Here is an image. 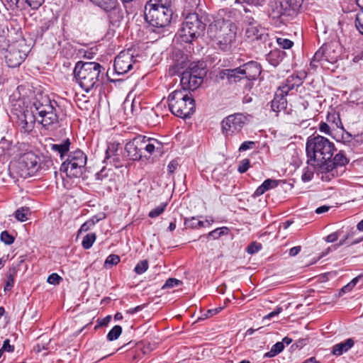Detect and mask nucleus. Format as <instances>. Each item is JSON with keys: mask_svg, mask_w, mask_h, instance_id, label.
I'll use <instances>...</instances> for the list:
<instances>
[{"mask_svg": "<svg viewBox=\"0 0 363 363\" xmlns=\"http://www.w3.org/2000/svg\"><path fill=\"white\" fill-rule=\"evenodd\" d=\"M207 34L218 49L230 51L235 44L237 27L230 21L218 19L209 25Z\"/></svg>", "mask_w": 363, "mask_h": 363, "instance_id": "obj_1", "label": "nucleus"}, {"mask_svg": "<svg viewBox=\"0 0 363 363\" xmlns=\"http://www.w3.org/2000/svg\"><path fill=\"white\" fill-rule=\"evenodd\" d=\"M104 72L105 68L98 62L79 61L75 65L73 75L79 85L88 92L99 85L104 78Z\"/></svg>", "mask_w": 363, "mask_h": 363, "instance_id": "obj_2", "label": "nucleus"}, {"mask_svg": "<svg viewBox=\"0 0 363 363\" xmlns=\"http://www.w3.org/2000/svg\"><path fill=\"white\" fill-rule=\"evenodd\" d=\"M172 0H150L145 6V19L152 26L164 28L171 21Z\"/></svg>", "mask_w": 363, "mask_h": 363, "instance_id": "obj_3", "label": "nucleus"}, {"mask_svg": "<svg viewBox=\"0 0 363 363\" xmlns=\"http://www.w3.org/2000/svg\"><path fill=\"white\" fill-rule=\"evenodd\" d=\"M308 162L317 165L325 164L331 159L335 150L333 143L321 135H312L308 138L306 145Z\"/></svg>", "mask_w": 363, "mask_h": 363, "instance_id": "obj_4", "label": "nucleus"}, {"mask_svg": "<svg viewBox=\"0 0 363 363\" xmlns=\"http://www.w3.org/2000/svg\"><path fill=\"white\" fill-rule=\"evenodd\" d=\"M169 108L172 113L182 118H189L196 108L195 101L189 91L175 90L168 96Z\"/></svg>", "mask_w": 363, "mask_h": 363, "instance_id": "obj_5", "label": "nucleus"}, {"mask_svg": "<svg viewBox=\"0 0 363 363\" xmlns=\"http://www.w3.org/2000/svg\"><path fill=\"white\" fill-rule=\"evenodd\" d=\"M206 24L196 13H189L177 33L182 42L191 43L203 33Z\"/></svg>", "mask_w": 363, "mask_h": 363, "instance_id": "obj_6", "label": "nucleus"}, {"mask_svg": "<svg viewBox=\"0 0 363 363\" xmlns=\"http://www.w3.org/2000/svg\"><path fill=\"white\" fill-rule=\"evenodd\" d=\"M340 52V45L337 41L326 43L315 52L310 65L315 69L319 62H327L333 64L337 61Z\"/></svg>", "mask_w": 363, "mask_h": 363, "instance_id": "obj_7", "label": "nucleus"}, {"mask_svg": "<svg viewBox=\"0 0 363 363\" xmlns=\"http://www.w3.org/2000/svg\"><path fill=\"white\" fill-rule=\"evenodd\" d=\"M29 51V46L24 39L13 42L8 46L5 55L7 65L10 67H18L24 61Z\"/></svg>", "mask_w": 363, "mask_h": 363, "instance_id": "obj_8", "label": "nucleus"}, {"mask_svg": "<svg viewBox=\"0 0 363 363\" xmlns=\"http://www.w3.org/2000/svg\"><path fill=\"white\" fill-rule=\"evenodd\" d=\"M40 167V159L33 152L23 154L17 164L16 172L21 177L26 178L34 175Z\"/></svg>", "mask_w": 363, "mask_h": 363, "instance_id": "obj_9", "label": "nucleus"}, {"mask_svg": "<svg viewBox=\"0 0 363 363\" xmlns=\"http://www.w3.org/2000/svg\"><path fill=\"white\" fill-rule=\"evenodd\" d=\"M250 116L237 113L225 117L221 121V130L226 137L233 136L241 132L250 121Z\"/></svg>", "mask_w": 363, "mask_h": 363, "instance_id": "obj_10", "label": "nucleus"}, {"mask_svg": "<svg viewBox=\"0 0 363 363\" xmlns=\"http://www.w3.org/2000/svg\"><path fill=\"white\" fill-rule=\"evenodd\" d=\"M86 164V156L80 150H77L69 153V177H80L84 170Z\"/></svg>", "mask_w": 363, "mask_h": 363, "instance_id": "obj_11", "label": "nucleus"}, {"mask_svg": "<svg viewBox=\"0 0 363 363\" xmlns=\"http://www.w3.org/2000/svg\"><path fill=\"white\" fill-rule=\"evenodd\" d=\"M135 62L136 60L130 50L122 51L115 58L114 71L118 75L124 74L133 69Z\"/></svg>", "mask_w": 363, "mask_h": 363, "instance_id": "obj_12", "label": "nucleus"}, {"mask_svg": "<svg viewBox=\"0 0 363 363\" xmlns=\"http://www.w3.org/2000/svg\"><path fill=\"white\" fill-rule=\"evenodd\" d=\"M138 139L143 157H147L146 153L150 156L155 152L160 154L163 152V143L157 139L141 135H138Z\"/></svg>", "mask_w": 363, "mask_h": 363, "instance_id": "obj_13", "label": "nucleus"}, {"mask_svg": "<svg viewBox=\"0 0 363 363\" xmlns=\"http://www.w3.org/2000/svg\"><path fill=\"white\" fill-rule=\"evenodd\" d=\"M286 0H269L268 4L269 16L273 19L283 21L285 16H291L289 10L286 6Z\"/></svg>", "mask_w": 363, "mask_h": 363, "instance_id": "obj_14", "label": "nucleus"}, {"mask_svg": "<svg viewBox=\"0 0 363 363\" xmlns=\"http://www.w3.org/2000/svg\"><path fill=\"white\" fill-rule=\"evenodd\" d=\"M16 115V123L21 130L24 133H30L34 128L35 116L33 110L28 109L20 111Z\"/></svg>", "mask_w": 363, "mask_h": 363, "instance_id": "obj_15", "label": "nucleus"}, {"mask_svg": "<svg viewBox=\"0 0 363 363\" xmlns=\"http://www.w3.org/2000/svg\"><path fill=\"white\" fill-rule=\"evenodd\" d=\"M306 77L305 72H300L297 74H293L289 76L284 83L279 86V89L282 91V94H287L295 87H298L303 83V79Z\"/></svg>", "mask_w": 363, "mask_h": 363, "instance_id": "obj_16", "label": "nucleus"}, {"mask_svg": "<svg viewBox=\"0 0 363 363\" xmlns=\"http://www.w3.org/2000/svg\"><path fill=\"white\" fill-rule=\"evenodd\" d=\"M240 67L244 79L247 80L256 79L262 72L260 65L255 61L248 62L240 66Z\"/></svg>", "mask_w": 363, "mask_h": 363, "instance_id": "obj_17", "label": "nucleus"}, {"mask_svg": "<svg viewBox=\"0 0 363 363\" xmlns=\"http://www.w3.org/2000/svg\"><path fill=\"white\" fill-rule=\"evenodd\" d=\"M180 83L182 87V90L189 91L190 90H196L203 83V80L198 77L192 76L189 72L184 71L182 74Z\"/></svg>", "mask_w": 363, "mask_h": 363, "instance_id": "obj_18", "label": "nucleus"}, {"mask_svg": "<svg viewBox=\"0 0 363 363\" xmlns=\"http://www.w3.org/2000/svg\"><path fill=\"white\" fill-rule=\"evenodd\" d=\"M246 36L250 40H262L264 37V29L261 27L254 19L250 18L248 26L246 28Z\"/></svg>", "mask_w": 363, "mask_h": 363, "instance_id": "obj_19", "label": "nucleus"}, {"mask_svg": "<svg viewBox=\"0 0 363 363\" xmlns=\"http://www.w3.org/2000/svg\"><path fill=\"white\" fill-rule=\"evenodd\" d=\"M125 149L128 157L133 160H139L143 157V151H141L140 147L138 136L135 137L131 141L126 143Z\"/></svg>", "mask_w": 363, "mask_h": 363, "instance_id": "obj_20", "label": "nucleus"}, {"mask_svg": "<svg viewBox=\"0 0 363 363\" xmlns=\"http://www.w3.org/2000/svg\"><path fill=\"white\" fill-rule=\"evenodd\" d=\"M240 69L239 67L235 69H223L220 72V77L222 79L226 78L230 84L237 83L244 79Z\"/></svg>", "mask_w": 363, "mask_h": 363, "instance_id": "obj_21", "label": "nucleus"}, {"mask_svg": "<svg viewBox=\"0 0 363 363\" xmlns=\"http://www.w3.org/2000/svg\"><path fill=\"white\" fill-rule=\"evenodd\" d=\"M281 94L282 91H280V89H278L275 93L274 99L272 101L271 107L274 111L279 112L286 108L287 101L285 96L287 94Z\"/></svg>", "mask_w": 363, "mask_h": 363, "instance_id": "obj_22", "label": "nucleus"}, {"mask_svg": "<svg viewBox=\"0 0 363 363\" xmlns=\"http://www.w3.org/2000/svg\"><path fill=\"white\" fill-rule=\"evenodd\" d=\"M34 112L39 116L53 110L50 99L48 97H42L41 100L36 99L33 102Z\"/></svg>", "mask_w": 363, "mask_h": 363, "instance_id": "obj_23", "label": "nucleus"}, {"mask_svg": "<svg viewBox=\"0 0 363 363\" xmlns=\"http://www.w3.org/2000/svg\"><path fill=\"white\" fill-rule=\"evenodd\" d=\"M60 177L55 174L56 177V184L58 189L62 190L67 189V177H68V163L67 160H65L63 162L60 167Z\"/></svg>", "mask_w": 363, "mask_h": 363, "instance_id": "obj_24", "label": "nucleus"}, {"mask_svg": "<svg viewBox=\"0 0 363 363\" xmlns=\"http://www.w3.org/2000/svg\"><path fill=\"white\" fill-rule=\"evenodd\" d=\"M354 345V340L352 338H348L343 342L335 345L332 349V354L335 356H340L350 350Z\"/></svg>", "mask_w": 363, "mask_h": 363, "instance_id": "obj_25", "label": "nucleus"}, {"mask_svg": "<svg viewBox=\"0 0 363 363\" xmlns=\"http://www.w3.org/2000/svg\"><path fill=\"white\" fill-rule=\"evenodd\" d=\"M349 162V160L345 156L343 151H340L337 153L335 157L332 159H329L325 165L328 164V167H333V168H336L337 169L338 167H344Z\"/></svg>", "mask_w": 363, "mask_h": 363, "instance_id": "obj_26", "label": "nucleus"}, {"mask_svg": "<svg viewBox=\"0 0 363 363\" xmlns=\"http://www.w3.org/2000/svg\"><path fill=\"white\" fill-rule=\"evenodd\" d=\"M286 52L279 49H274L267 55V60L274 67L279 65L284 59Z\"/></svg>", "mask_w": 363, "mask_h": 363, "instance_id": "obj_27", "label": "nucleus"}, {"mask_svg": "<svg viewBox=\"0 0 363 363\" xmlns=\"http://www.w3.org/2000/svg\"><path fill=\"white\" fill-rule=\"evenodd\" d=\"M184 71L189 72L192 76L199 77L203 81L207 73L206 68L203 66V63L200 62L191 63L189 67Z\"/></svg>", "mask_w": 363, "mask_h": 363, "instance_id": "obj_28", "label": "nucleus"}, {"mask_svg": "<svg viewBox=\"0 0 363 363\" xmlns=\"http://www.w3.org/2000/svg\"><path fill=\"white\" fill-rule=\"evenodd\" d=\"M317 166L323 174L321 179L323 181L329 182L332 179L339 176L338 171L336 168H333V167H328V164L325 165V163Z\"/></svg>", "mask_w": 363, "mask_h": 363, "instance_id": "obj_29", "label": "nucleus"}, {"mask_svg": "<svg viewBox=\"0 0 363 363\" xmlns=\"http://www.w3.org/2000/svg\"><path fill=\"white\" fill-rule=\"evenodd\" d=\"M277 186V181L275 179H266L254 192L253 196L258 197L267 191L273 189Z\"/></svg>", "mask_w": 363, "mask_h": 363, "instance_id": "obj_30", "label": "nucleus"}, {"mask_svg": "<svg viewBox=\"0 0 363 363\" xmlns=\"http://www.w3.org/2000/svg\"><path fill=\"white\" fill-rule=\"evenodd\" d=\"M39 118H40L39 122L46 129H49L50 126L54 125L57 122V115L53 112V110L39 116Z\"/></svg>", "mask_w": 363, "mask_h": 363, "instance_id": "obj_31", "label": "nucleus"}, {"mask_svg": "<svg viewBox=\"0 0 363 363\" xmlns=\"http://www.w3.org/2000/svg\"><path fill=\"white\" fill-rule=\"evenodd\" d=\"M51 150L60 155L61 159L68 153V138L63 140L60 144H52Z\"/></svg>", "mask_w": 363, "mask_h": 363, "instance_id": "obj_32", "label": "nucleus"}, {"mask_svg": "<svg viewBox=\"0 0 363 363\" xmlns=\"http://www.w3.org/2000/svg\"><path fill=\"white\" fill-rule=\"evenodd\" d=\"M96 6L106 11H110L116 8V0H90Z\"/></svg>", "mask_w": 363, "mask_h": 363, "instance_id": "obj_33", "label": "nucleus"}, {"mask_svg": "<svg viewBox=\"0 0 363 363\" xmlns=\"http://www.w3.org/2000/svg\"><path fill=\"white\" fill-rule=\"evenodd\" d=\"M308 163L311 164V166H308L303 169V174L301 176V179L305 182H309L313 179L315 169V166H317V164L313 162Z\"/></svg>", "mask_w": 363, "mask_h": 363, "instance_id": "obj_34", "label": "nucleus"}, {"mask_svg": "<svg viewBox=\"0 0 363 363\" xmlns=\"http://www.w3.org/2000/svg\"><path fill=\"white\" fill-rule=\"evenodd\" d=\"M303 0H286V6L292 16H294L301 7Z\"/></svg>", "mask_w": 363, "mask_h": 363, "instance_id": "obj_35", "label": "nucleus"}, {"mask_svg": "<svg viewBox=\"0 0 363 363\" xmlns=\"http://www.w3.org/2000/svg\"><path fill=\"white\" fill-rule=\"evenodd\" d=\"M30 215V211L28 207H21L17 209L15 213L16 218L21 222L27 220Z\"/></svg>", "mask_w": 363, "mask_h": 363, "instance_id": "obj_36", "label": "nucleus"}, {"mask_svg": "<svg viewBox=\"0 0 363 363\" xmlns=\"http://www.w3.org/2000/svg\"><path fill=\"white\" fill-rule=\"evenodd\" d=\"M362 281L363 284V274H359V276L354 278L350 283H348L347 285L343 286L341 290L340 293H348L352 290V289L354 287V286L359 282Z\"/></svg>", "mask_w": 363, "mask_h": 363, "instance_id": "obj_37", "label": "nucleus"}, {"mask_svg": "<svg viewBox=\"0 0 363 363\" xmlns=\"http://www.w3.org/2000/svg\"><path fill=\"white\" fill-rule=\"evenodd\" d=\"M184 224L186 228H203L206 227L204 225V222L202 220H198L196 217H191V218L185 219Z\"/></svg>", "mask_w": 363, "mask_h": 363, "instance_id": "obj_38", "label": "nucleus"}, {"mask_svg": "<svg viewBox=\"0 0 363 363\" xmlns=\"http://www.w3.org/2000/svg\"><path fill=\"white\" fill-rule=\"evenodd\" d=\"M229 229L227 227L218 228L206 235L207 238H213V239H218L223 235L228 234Z\"/></svg>", "mask_w": 363, "mask_h": 363, "instance_id": "obj_39", "label": "nucleus"}, {"mask_svg": "<svg viewBox=\"0 0 363 363\" xmlns=\"http://www.w3.org/2000/svg\"><path fill=\"white\" fill-rule=\"evenodd\" d=\"M96 238V236L95 233L86 234L83 238L82 242V247L86 250L91 248L94 242H95Z\"/></svg>", "mask_w": 363, "mask_h": 363, "instance_id": "obj_40", "label": "nucleus"}, {"mask_svg": "<svg viewBox=\"0 0 363 363\" xmlns=\"http://www.w3.org/2000/svg\"><path fill=\"white\" fill-rule=\"evenodd\" d=\"M122 333V328L120 325H115L107 334V340L113 341L117 340Z\"/></svg>", "mask_w": 363, "mask_h": 363, "instance_id": "obj_41", "label": "nucleus"}, {"mask_svg": "<svg viewBox=\"0 0 363 363\" xmlns=\"http://www.w3.org/2000/svg\"><path fill=\"white\" fill-rule=\"evenodd\" d=\"M119 144L118 143H109L108 145L107 149L106 150V157L105 159L109 160L112 157L116 156V152L118 151Z\"/></svg>", "mask_w": 363, "mask_h": 363, "instance_id": "obj_42", "label": "nucleus"}, {"mask_svg": "<svg viewBox=\"0 0 363 363\" xmlns=\"http://www.w3.org/2000/svg\"><path fill=\"white\" fill-rule=\"evenodd\" d=\"M166 206H167V203H162L160 206H157L156 208H155L154 209H152V211H150L149 212V214H148L149 217H150L152 218L158 217L160 215H161L164 211Z\"/></svg>", "mask_w": 363, "mask_h": 363, "instance_id": "obj_43", "label": "nucleus"}, {"mask_svg": "<svg viewBox=\"0 0 363 363\" xmlns=\"http://www.w3.org/2000/svg\"><path fill=\"white\" fill-rule=\"evenodd\" d=\"M23 6L27 5L32 9H38L44 3L45 0H22Z\"/></svg>", "mask_w": 363, "mask_h": 363, "instance_id": "obj_44", "label": "nucleus"}, {"mask_svg": "<svg viewBox=\"0 0 363 363\" xmlns=\"http://www.w3.org/2000/svg\"><path fill=\"white\" fill-rule=\"evenodd\" d=\"M148 269V262L147 260H142L139 262L135 267L134 271L138 274L144 273Z\"/></svg>", "mask_w": 363, "mask_h": 363, "instance_id": "obj_45", "label": "nucleus"}, {"mask_svg": "<svg viewBox=\"0 0 363 363\" xmlns=\"http://www.w3.org/2000/svg\"><path fill=\"white\" fill-rule=\"evenodd\" d=\"M355 26L358 31L363 35V10L356 15Z\"/></svg>", "mask_w": 363, "mask_h": 363, "instance_id": "obj_46", "label": "nucleus"}, {"mask_svg": "<svg viewBox=\"0 0 363 363\" xmlns=\"http://www.w3.org/2000/svg\"><path fill=\"white\" fill-rule=\"evenodd\" d=\"M0 238L6 245L12 244L15 240L14 237L6 230H4L1 233Z\"/></svg>", "mask_w": 363, "mask_h": 363, "instance_id": "obj_47", "label": "nucleus"}, {"mask_svg": "<svg viewBox=\"0 0 363 363\" xmlns=\"http://www.w3.org/2000/svg\"><path fill=\"white\" fill-rule=\"evenodd\" d=\"M277 42L279 47L283 49H289L294 45V43L291 40L286 38H278L277 39Z\"/></svg>", "mask_w": 363, "mask_h": 363, "instance_id": "obj_48", "label": "nucleus"}, {"mask_svg": "<svg viewBox=\"0 0 363 363\" xmlns=\"http://www.w3.org/2000/svg\"><path fill=\"white\" fill-rule=\"evenodd\" d=\"M199 0H184V9L191 13V11L199 5Z\"/></svg>", "mask_w": 363, "mask_h": 363, "instance_id": "obj_49", "label": "nucleus"}, {"mask_svg": "<svg viewBox=\"0 0 363 363\" xmlns=\"http://www.w3.org/2000/svg\"><path fill=\"white\" fill-rule=\"evenodd\" d=\"M250 167V161L249 159H244L240 162L238 171L242 174L246 172Z\"/></svg>", "mask_w": 363, "mask_h": 363, "instance_id": "obj_50", "label": "nucleus"}, {"mask_svg": "<svg viewBox=\"0 0 363 363\" xmlns=\"http://www.w3.org/2000/svg\"><path fill=\"white\" fill-rule=\"evenodd\" d=\"M222 309H223L222 307H218V308H216L214 309H208L204 313H203L201 315V316L199 318V319L204 320L209 317H211V316L218 313L219 312H220L222 311Z\"/></svg>", "mask_w": 363, "mask_h": 363, "instance_id": "obj_51", "label": "nucleus"}, {"mask_svg": "<svg viewBox=\"0 0 363 363\" xmlns=\"http://www.w3.org/2000/svg\"><path fill=\"white\" fill-rule=\"evenodd\" d=\"M261 249H262V245L260 243L254 242L247 246V247L246 249V252L248 254L252 255V254H255V253L259 252Z\"/></svg>", "mask_w": 363, "mask_h": 363, "instance_id": "obj_52", "label": "nucleus"}, {"mask_svg": "<svg viewBox=\"0 0 363 363\" xmlns=\"http://www.w3.org/2000/svg\"><path fill=\"white\" fill-rule=\"evenodd\" d=\"M120 262V257L119 256L116 255H110L108 256L105 261V265L106 266H113L117 264Z\"/></svg>", "mask_w": 363, "mask_h": 363, "instance_id": "obj_53", "label": "nucleus"}, {"mask_svg": "<svg viewBox=\"0 0 363 363\" xmlns=\"http://www.w3.org/2000/svg\"><path fill=\"white\" fill-rule=\"evenodd\" d=\"M328 121L329 122H330L332 121L333 123H334L335 125L337 128H340H340H343L342 125V122H341V120H340V118L339 115H337V116H335V114L328 115Z\"/></svg>", "mask_w": 363, "mask_h": 363, "instance_id": "obj_54", "label": "nucleus"}, {"mask_svg": "<svg viewBox=\"0 0 363 363\" xmlns=\"http://www.w3.org/2000/svg\"><path fill=\"white\" fill-rule=\"evenodd\" d=\"M352 61L355 64H361L363 62V48L352 54Z\"/></svg>", "mask_w": 363, "mask_h": 363, "instance_id": "obj_55", "label": "nucleus"}, {"mask_svg": "<svg viewBox=\"0 0 363 363\" xmlns=\"http://www.w3.org/2000/svg\"><path fill=\"white\" fill-rule=\"evenodd\" d=\"M62 280V277L56 273H52L48 278V282L50 284L57 285L60 284Z\"/></svg>", "mask_w": 363, "mask_h": 363, "instance_id": "obj_56", "label": "nucleus"}, {"mask_svg": "<svg viewBox=\"0 0 363 363\" xmlns=\"http://www.w3.org/2000/svg\"><path fill=\"white\" fill-rule=\"evenodd\" d=\"M254 146H255V143L253 141H245L240 146L239 151L244 152L247 150L253 148Z\"/></svg>", "mask_w": 363, "mask_h": 363, "instance_id": "obj_57", "label": "nucleus"}, {"mask_svg": "<svg viewBox=\"0 0 363 363\" xmlns=\"http://www.w3.org/2000/svg\"><path fill=\"white\" fill-rule=\"evenodd\" d=\"M96 223V221L94 219H90L87 221H86L80 228V231H87L89 230L90 228L94 226Z\"/></svg>", "mask_w": 363, "mask_h": 363, "instance_id": "obj_58", "label": "nucleus"}, {"mask_svg": "<svg viewBox=\"0 0 363 363\" xmlns=\"http://www.w3.org/2000/svg\"><path fill=\"white\" fill-rule=\"evenodd\" d=\"M179 283V281L178 279L174 278H169L166 281L163 288H172L175 286H177Z\"/></svg>", "mask_w": 363, "mask_h": 363, "instance_id": "obj_59", "label": "nucleus"}, {"mask_svg": "<svg viewBox=\"0 0 363 363\" xmlns=\"http://www.w3.org/2000/svg\"><path fill=\"white\" fill-rule=\"evenodd\" d=\"M319 130L320 132L327 134V135H331L330 133V125L325 122H321L319 124Z\"/></svg>", "mask_w": 363, "mask_h": 363, "instance_id": "obj_60", "label": "nucleus"}, {"mask_svg": "<svg viewBox=\"0 0 363 363\" xmlns=\"http://www.w3.org/2000/svg\"><path fill=\"white\" fill-rule=\"evenodd\" d=\"M1 350L4 352H11L14 350V347L10 344V340L9 339H6L4 341Z\"/></svg>", "mask_w": 363, "mask_h": 363, "instance_id": "obj_61", "label": "nucleus"}, {"mask_svg": "<svg viewBox=\"0 0 363 363\" xmlns=\"http://www.w3.org/2000/svg\"><path fill=\"white\" fill-rule=\"evenodd\" d=\"M8 4H9V6H16L18 9H25V6H23V1L22 0H5Z\"/></svg>", "mask_w": 363, "mask_h": 363, "instance_id": "obj_62", "label": "nucleus"}, {"mask_svg": "<svg viewBox=\"0 0 363 363\" xmlns=\"http://www.w3.org/2000/svg\"><path fill=\"white\" fill-rule=\"evenodd\" d=\"M284 348V343L280 342H277L272 347V349L275 352H277V354H279L280 352H281L283 351Z\"/></svg>", "mask_w": 363, "mask_h": 363, "instance_id": "obj_63", "label": "nucleus"}, {"mask_svg": "<svg viewBox=\"0 0 363 363\" xmlns=\"http://www.w3.org/2000/svg\"><path fill=\"white\" fill-rule=\"evenodd\" d=\"M338 237H339V233L335 232V233H333L328 235L326 237L325 240L328 242H335L338 239Z\"/></svg>", "mask_w": 363, "mask_h": 363, "instance_id": "obj_64", "label": "nucleus"}]
</instances>
